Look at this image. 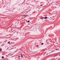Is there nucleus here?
<instances>
[{
    "mask_svg": "<svg viewBox=\"0 0 60 60\" xmlns=\"http://www.w3.org/2000/svg\"><path fill=\"white\" fill-rule=\"evenodd\" d=\"M47 18H48V17H46L45 18V19H47Z\"/></svg>",
    "mask_w": 60,
    "mask_h": 60,
    "instance_id": "f257e3e1",
    "label": "nucleus"
},
{
    "mask_svg": "<svg viewBox=\"0 0 60 60\" xmlns=\"http://www.w3.org/2000/svg\"><path fill=\"white\" fill-rule=\"evenodd\" d=\"M21 57H23V55H22L21 54Z\"/></svg>",
    "mask_w": 60,
    "mask_h": 60,
    "instance_id": "f03ea898",
    "label": "nucleus"
},
{
    "mask_svg": "<svg viewBox=\"0 0 60 60\" xmlns=\"http://www.w3.org/2000/svg\"><path fill=\"white\" fill-rule=\"evenodd\" d=\"M2 58L3 59L4 58V57L3 56H2Z\"/></svg>",
    "mask_w": 60,
    "mask_h": 60,
    "instance_id": "7ed1b4c3",
    "label": "nucleus"
},
{
    "mask_svg": "<svg viewBox=\"0 0 60 60\" xmlns=\"http://www.w3.org/2000/svg\"><path fill=\"white\" fill-rule=\"evenodd\" d=\"M44 18V17H43V18H40V19H43Z\"/></svg>",
    "mask_w": 60,
    "mask_h": 60,
    "instance_id": "20e7f679",
    "label": "nucleus"
},
{
    "mask_svg": "<svg viewBox=\"0 0 60 60\" xmlns=\"http://www.w3.org/2000/svg\"><path fill=\"white\" fill-rule=\"evenodd\" d=\"M10 41H9L8 42V44H9V43H10Z\"/></svg>",
    "mask_w": 60,
    "mask_h": 60,
    "instance_id": "39448f33",
    "label": "nucleus"
},
{
    "mask_svg": "<svg viewBox=\"0 0 60 60\" xmlns=\"http://www.w3.org/2000/svg\"><path fill=\"white\" fill-rule=\"evenodd\" d=\"M2 49H0V51H2Z\"/></svg>",
    "mask_w": 60,
    "mask_h": 60,
    "instance_id": "423d86ee",
    "label": "nucleus"
},
{
    "mask_svg": "<svg viewBox=\"0 0 60 60\" xmlns=\"http://www.w3.org/2000/svg\"><path fill=\"white\" fill-rule=\"evenodd\" d=\"M27 22H28V23H29L30 22V21H27Z\"/></svg>",
    "mask_w": 60,
    "mask_h": 60,
    "instance_id": "0eeeda50",
    "label": "nucleus"
},
{
    "mask_svg": "<svg viewBox=\"0 0 60 60\" xmlns=\"http://www.w3.org/2000/svg\"><path fill=\"white\" fill-rule=\"evenodd\" d=\"M43 44H44L43 43H41V45H43Z\"/></svg>",
    "mask_w": 60,
    "mask_h": 60,
    "instance_id": "6e6552de",
    "label": "nucleus"
},
{
    "mask_svg": "<svg viewBox=\"0 0 60 60\" xmlns=\"http://www.w3.org/2000/svg\"><path fill=\"white\" fill-rule=\"evenodd\" d=\"M56 50H58V49H56Z\"/></svg>",
    "mask_w": 60,
    "mask_h": 60,
    "instance_id": "1a4fd4ad",
    "label": "nucleus"
},
{
    "mask_svg": "<svg viewBox=\"0 0 60 60\" xmlns=\"http://www.w3.org/2000/svg\"><path fill=\"white\" fill-rule=\"evenodd\" d=\"M18 57H20V56H18Z\"/></svg>",
    "mask_w": 60,
    "mask_h": 60,
    "instance_id": "9d476101",
    "label": "nucleus"
},
{
    "mask_svg": "<svg viewBox=\"0 0 60 60\" xmlns=\"http://www.w3.org/2000/svg\"><path fill=\"white\" fill-rule=\"evenodd\" d=\"M42 6V5H41V6Z\"/></svg>",
    "mask_w": 60,
    "mask_h": 60,
    "instance_id": "9b49d317",
    "label": "nucleus"
},
{
    "mask_svg": "<svg viewBox=\"0 0 60 60\" xmlns=\"http://www.w3.org/2000/svg\"><path fill=\"white\" fill-rule=\"evenodd\" d=\"M24 16H26V15H24Z\"/></svg>",
    "mask_w": 60,
    "mask_h": 60,
    "instance_id": "f8f14e48",
    "label": "nucleus"
},
{
    "mask_svg": "<svg viewBox=\"0 0 60 60\" xmlns=\"http://www.w3.org/2000/svg\"><path fill=\"white\" fill-rule=\"evenodd\" d=\"M56 56V55H55V56Z\"/></svg>",
    "mask_w": 60,
    "mask_h": 60,
    "instance_id": "ddd939ff",
    "label": "nucleus"
}]
</instances>
